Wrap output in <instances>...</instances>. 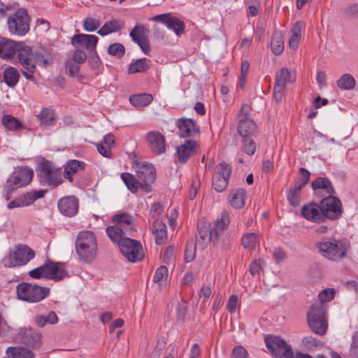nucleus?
<instances>
[{"instance_id": "cd10ccee", "label": "nucleus", "mask_w": 358, "mask_h": 358, "mask_svg": "<svg viewBox=\"0 0 358 358\" xmlns=\"http://www.w3.org/2000/svg\"><path fill=\"white\" fill-rule=\"evenodd\" d=\"M114 224L131 234L135 231L132 217L126 213L115 215L113 217Z\"/></svg>"}, {"instance_id": "4c0bfd02", "label": "nucleus", "mask_w": 358, "mask_h": 358, "mask_svg": "<svg viewBox=\"0 0 358 358\" xmlns=\"http://www.w3.org/2000/svg\"><path fill=\"white\" fill-rule=\"evenodd\" d=\"M6 353L7 357L4 358H34V354L24 348L9 347Z\"/></svg>"}, {"instance_id": "e2e57ef3", "label": "nucleus", "mask_w": 358, "mask_h": 358, "mask_svg": "<svg viewBox=\"0 0 358 358\" xmlns=\"http://www.w3.org/2000/svg\"><path fill=\"white\" fill-rule=\"evenodd\" d=\"M264 262L262 259H257L253 261L249 267V271L252 275L259 274L262 269Z\"/></svg>"}, {"instance_id": "4468645a", "label": "nucleus", "mask_w": 358, "mask_h": 358, "mask_svg": "<svg viewBox=\"0 0 358 358\" xmlns=\"http://www.w3.org/2000/svg\"><path fill=\"white\" fill-rule=\"evenodd\" d=\"M294 80L287 68L283 67L280 70L275 76V83L273 88V98L275 101H281L287 84L292 83Z\"/></svg>"}, {"instance_id": "f03ea898", "label": "nucleus", "mask_w": 358, "mask_h": 358, "mask_svg": "<svg viewBox=\"0 0 358 358\" xmlns=\"http://www.w3.org/2000/svg\"><path fill=\"white\" fill-rule=\"evenodd\" d=\"M316 246L321 256L332 262L343 259L350 248L347 241L336 239H323Z\"/></svg>"}, {"instance_id": "e433bc0d", "label": "nucleus", "mask_w": 358, "mask_h": 358, "mask_svg": "<svg viewBox=\"0 0 358 358\" xmlns=\"http://www.w3.org/2000/svg\"><path fill=\"white\" fill-rule=\"evenodd\" d=\"M1 123L6 129L10 131H19L23 127L21 121L10 115H3Z\"/></svg>"}, {"instance_id": "5fc2aeb1", "label": "nucleus", "mask_w": 358, "mask_h": 358, "mask_svg": "<svg viewBox=\"0 0 358 358\" xmlns=\"http://www.w3.org/2000/svg\"><path fill=\"white\" fill-rule=\"evenodd\" d=\"M2 264L6 267H15L20 266L18 258L15 251H10L2 259Z\"/></svg>"}, {"instance_id": "a211bd4d", "label": "nucleus", "mask_w": 358, "mask_h": 358, "mask_svg": "<svg viewBox=\"0 0 358 358\" xmlns=\"http://www.w3.org/2000/svg\"><path fill=\"white\" fill-rule=\"evenodd\" d=\"M199 145L196 141L187 140L176 149V157L179 163L185 164L196 153Z\"/></svg>"}, {"instance_id": "c03bdc74", "label": "nucleus", "mask_w": 358, "mask_h": 358, "mask_svg": "<svg viewBox=\"0 0 358 358\" xmlns=\"http://www.w3.org/2000/svg\"><path fill=\"white\" fill-rule=\"evenodd\" d=\"M336 85L341 90H350L355 87L356 80L351 74L345 73L336 81Z\"/></svg>"}, {"instance_id": "a18cd8bd", "label": "nucleus", "mask_w": 358, "mask_h": 358, "mask_svg": "<svg viewBox=\"0 0 358 358\" xmlns=\"http://www.w3.org/2000/svg\"><path fill=\"white\" fill-rule=\"evenodd\" d=\"M49 59V53L43 48H40L34 52L33 62L35 65L45 66L48 64Z\"/></svg>"}, {"instance_id": "7c9ffc66", "label": "nucleus", "mask_w": 358, "mask_h": 358, "mask_svg": "<svg viewBox=\"0 0 358 358\" xmlns=\"http://www.w3.org/2000/svg\"><path fill=\"white\" fill-rule=\"evenodd\" d=\"M169 278V271L166 266H160L155 271L152 281L157 285V287L160 289H165L167 287V282Z\"/></svg>"}, {"instance_id": "6ab92c4d", "label": "nucleus", "mask_w": 358, "mask_h": 358, "mask_svg": "<svg viewBox=\"0 0 358 358\" xmlns=\"http://www.w3.org/2000/svg\"><path fill=\"white\" fill-rule=\"evenodd\" d=\"M59 212L65 216L72 217L78 210V200L74 196H65L58 201Z\"/></svg>"}, {"instance_id": "37998d69", "label": "nucleus", "mask_w": 358, "mask_h": 358, "mask_svg": "<svg viewBox=\"0 0 358 358\" xmlns=\"http://www.w3.org/2000/svg\"><path fill=\"white\" fill-rule=\"evenodd\" d=\"M153 97L150 94H140L132 95L129 97V101L131 105L137 107H143L149 105Z\"/></svg>"}, {"instance_id": "412c9836", "label": "nucleus", "mask_w": 358, "mask_h": 358, "mask_svg": "<svg viewBox=\"0 0 358 358\" xmlns=\"http://www.w3.org/2000/svg\"><path fill=\"white\" fill-rule=\"evenodd\" d=\"M180 136L182 138L195 136L199 132V129L196 122L188 118L178 119L176 124Z\"/></svg>"}, {"instance_id": "f704fd0d", "label": "nucleus", "mask_w": 358, "mask_h": 358, "mask_svg": "<svg viewBox=\"0 0 358 358\" xmlns=\"http://www.w3.org/2000/svg\"><path fill=\"white\" fill-rule=\"evenodd\" d=\"M15 252L17 256L20 266L25 265L35 255L34 250L26 245L17 247Z\"/></svg>"}, {"instance_id": "0e129e2a", "label": "nucleus", "mask_w": 358, "mask_h": 358, "mask_svg": "<svg viewBox=\"0 0 358 358\" xmlns=\"http://www.w3.org/2000/svg\"><path fill=\"white\" fill-rule=\"evenodd\" d=\"M299 181L296 182V185L300 186L301 187H303L308 182L310 173L305 168H301L299 169Z\"/></svg>"}, {"instance_id": "864d4df0", "label": "nucleus", "mask_w": 358, "mask_h": 358, "mask_svg": "<svg viewBox=\"0 0 358 358\" xmlns=\"http://www.w3.org/2000/svg\"><path fill=\"white\" fill-rule=\"evenodd\" d=\"M336 294V290L334 288H326L322 289L318 294L319 301H315L317 303L325 304L326 303L331 301Z\"/></svg>"}, {"instance_id": "a19ab883", "label": "nucleus", "mask_w": 358, "mask_h": 358, "mask_svg": "<svg viewBox=\"0 0 358 358\" xmlns=\"http://www.w3.org/2000/svg\"><path fill=\"white\" fill-rule=\"evenodd\" d=\"M271 48L275 55H280L285 48L283 37L280 32H274L271 41Z\"/></svg>"}, {"instance_id": "bb28decb", "label": "nucleus", "mask_w": 358, "mask_h": 358, "mask_svg": "<svg viewBox=\"0 0 358 358\" xmlns=\"http://www.w3.org/2000/svg\"><path fill=\"white\" fill-rule=\"evenodd\" d=\"M48 279L59 281L67 275L64 264L60 262H53L48 260Z\"/></svg>"}, {"instance_id": "aec40b11", "label": "nucleus", "mask_w": 358, "mask_h": 358, "mask_svg": "<svg viewBox=\"0 0 358 358\" xmlns=\"http://www.w3.org/2000/svg\"><path fill=\"white\" fill-rule=\"evenodd\" d=\"M15 48V59L20 62L22 66L27 64H33L34 51L31 48L24 42H17Z\"/></svg>"}, {"instance_id": "2f4dec72", "label": "nucleus", "mask_w": 358, "mask_h": 358, "mask_svg": "<svg viewBox=\"0 0 358 358\" xmlns=\"http://www.w3.org/2000/svg\"><path fill=\"white\" fill-rule=\"evenodd\" d=\"M231 222L229 214L227 212L222 213L220 217L217 219L212 229L215 240L218 239L219 234L223 232L229 226Z\"/></svg>"}, {"instance_id": "3c124183", "label": "nucleus", "mask_w": 358, "mask_h": 358, "mask_svg": "<svg viewBox=\"0 0 358 358\" xmlns=\"http://www.w3.org/2000/svg\"><path fill=\"white\" fill-rule=\"evenodd\" d=\"M101 20L91 16H87L83 20V29L88 32H93L101 27Z\"/></svg>"}, {"instance_id": "39448f33", "label": "nucleus", "mask_w": 358, "mask_h": 358, "mask_svg": "<svg viewBox=\"0 0 358 358\" xmlns=\"http://www.w3.org/2000/svg\"><path fill=\"white\" fill-rule=\"evenodd\" d=\"M34 176L32 169L27 167H19L16 169L7 180L5 187L6 191V199L9 200L12 192L17 188L22 187L29 184Z\"/></svg>"}, {"instance_id": "b1692460", "label": "nucleus", "mask_w": 358, "mask_h": 358, "mask_svg": "<svg viewBox=\"0 0 358 358\" xmlns=\"http://www.w3.org/2000/svg\"><path fill=\"white\" fill-rule=\"evenodd\" d=\"M98 41L99 38L95 35L79 34L73 36L72 43L73 45L78 44L90 51H93L96 48Z\"/></svg>"}, {"instance_id": "c9c22d12", "label": "nucleus", "mask_w": 358, "mask_h": 358, "mask_svg": "<svg viewBox=\"0 0 358 358\" xmlns=\"http://www.w3.org/2000/svg\"><path fill=\"white\" fill-rule=\"evenodd\" d=\"M41 124L44 126H54L57 120V115L55 110L50 108H43L38 115Z\"/></svg>"}, {"instance_id": "ddd939ff", "label": "nucleus", "mask_w": 358, "mask_h": 358, "mask_svg": "<svg viewBox=\"0 0 358 358\" xmlns=\"http://www.w3.org/2000/svg\"><path fill=\"white\" fill-rule=\"evenodd\" d=\"M324 218L336 220L342 214V203L341 201L330 195L323 199L320 203Z\"/></svg>"}, {"instance_id": "bf43d9fd", "label": "nucleus", "mask_w": 358, "mask_h": 358, "mask_svg": "<svg viewBox=\"0 0 358 358\" xmlns=\"http://www.w3.org/2000/svg\"><path fill=\"white\" fill-rule=\"evenodd\" d=\"M22 67L24 70L22 71V73L25 78L28 80H34V73L36 69L35 64H27V66Z\"/></svg>"}, {"instance_id": "dca6fc26", "label": "nucleus", "mask_w": 358, "mask_h": 358, "mask_svg": "<svg viewBox=\"0 0 358 358\" xmlns=\"http://www.w3.org/2000/svg\"><path fill=\"white\" fill-rule=\"evenodd\" d=\"M145 140L149 149L155 155L166 152V140L164 136L158 131H152L145 136Z\"/></svg>"}, {"instance_id": "603ef678", "label": "nucleus", "mask_w": 358, "mask_h": 358, "mask_svg": "<svg viewBox=\"0 0 358 358\" xmlns=\"http://www.w3.org/2000/svg\"><path fill=\"white\" fill-rule=\"evenodd\" d=\"M48 272V260L41 266L31 270L29 275L34 279L46 278L48 279L49 275Z\"/></svg>"}, {"instance_id": "4d7b16f0", "label": "nucleus", "mask_w": 358, "mask_h": 358, "mask_svg": "<svg viewBox=\"0 0 358 358\" xmlns=\"http://www.w3.org/2000/svg\"><path fill=\"white\" fill-rule=\"evenodd\" d=\"M242 150L248 155H254L257 150L255 142L252 140H248V138H243Z\"/></svg>"}, {"instance_id": "2eb2a0df", "label": "nucleus", "mask_w": 358, "mask_h": 358, "mask_svg": "<svg viewBox=\"0 0 358 358\" xmlns=\"http://www.w3.org/2000/svg\"><path fill=\"white\" fill-rule=\"evenodd\" d=\"M152 20L155 22H159L165 24L168 29L173 30L178 36L184 33V22L178 17L173 16L171 13L155 15Z\"/></svg>"}, {"instance_id": "680f3d73", "label": "nucleus", "mask_w": 358, "mask_h": 358, "mask_svg": "<svg viewBox=\"0 0 358 358\" xmlns=\"http://www.w3.org/2000/svg\"><path fill=\"white\" fill-rule=\"evenodd\" d=\"M66 69L71 76H74L79 72V64L75 62L73 59H69L66 62Z\"/></svg>"}, {"instance_id": "79ce46f5", "label": "nucleus", "mask_w": 358, "mask_h": 358, "mask_svg": "<svg viewBox=\"0 0 358 358\" xmlns=\"http://www.w3.org/2000/svg\"><path fill=\"white\" fill-rule=\"evenodd\" d=\"M120 177L127 189L131 192L136 193L138 192V189L141 186L137 178H136L134 175L127 172L122 173Z\"/></svg>"}, {"instance_id": "c756f323", "label": "nucleus", "mask_w": 358, "mask_h": 358, "mask_svg": "<svg viewBox=\"0 0 358 358\" xmlns=\"http://www.w3.org/2000/svg\"><path fill=\"white\" fill-rule=\"evenodd\" d=\"M124 27V22L120 19H112L106 21L102 27L97 30V34L104 36L110 34L120 31Z\"/></svg>"}, {"instance_id": "f8f14e48", "label": "nucleus", "mask_w": 358, "mask_h": 358, "mask_svg": "<svg viewBox=\"0 0 358 358\" xmlns=\"http://www.w3.org/2000/svg\"><path fill=\"white\" fill-rule=\"evenodd\" d=\"M231 173V166L226 162L220 163L215 166L212 182L217 192H222L226 189Z\"/></svg>"}, {"instance_id": "423d86ee", "label": "nucleus", "mask_w": 358, "mask_h": 358, "mask_svg": "<svg viewBox=\"0 0 358 358\" xmlns=\"http://www.w3.org/2000/svg\"><path fill=\"white\" fill-rule=\"evenodd\" d=\"M8 28L11 34L24 36L29 31L30 17L24 8H19L10 15L7 20Z\"/></svg>"}, {"instance_id": "a878e982", "label": "nucleus", "mask_w": 358, "mask_h": 358, "mask_svg": "<svg viewBox=\"0 0 358 358\" xmlns=\"http://www.w3.org/2000/svg\"><path fill=\"white\" fill-rule=\"evenodd\" d=\"M311 185L317 194H327L329 196L334 194V189L327 178L318 177L312 182Z\"/></svg>"}, {"instance_id": "6e6552de", "label": "nucleus", "mask_w": 358, "mask_h": 358, "mask_svg": "<svg viewBox=\"0 0 358 358\" xmlns=\"http://www.w3.org/2000/svg\"><path fill=\"white\" fill-rule=\"evenodd\" d=\"M266 348L276 358H294V352L290 345L280 337H264Z\"/></svg>"}, {"instance_id": "6e6d98bb", "label": "nucleus", "mask_w": 358, "mask_h": 358, "mask_svg": "<svg viewBox=\"0 0 358 358\" xmlns=\"http://www.w3.org/2000/svg\"><path fill=\"white\" fill-rule=\"evenodd\" d=\"M124 52L125 49L124 45L119 43L110 44L108 48V54L118 58L122 57Z\"/></svg>"}, {"instance_id": "de8ad7c7", "label": "nucleus", "mask_w": 358, "mask_h": 358, "mask_svg": "<svg viewBox=\"0 0 358 358\" xmlns=\"http://www.w3.org/2000/svg\"><path fill=\"white\" fill-rule=\"evenodd\" d=\"M57 321V315L54 311L50 312L47 315H40L35 317V322L39 327H44L47 324H54Z\"/></svg>"}, {"instance_id": "0eeeda50", "label": "nucleus", "mask_w": 358, "mask_h": 358, "mask_svg": "<svg viewBox=\"0 0 358 358\" xmlns=\"http://www.w3.org/2000/svg\"><path fill=\"white\" fill-rule=\"evenodd\" d=\"M135 169L141 188L147 192H150L151 184L156 178L154 166L148 162H140L136 164Z\"/></svg>"}, {"instance_id": "20e7f679", "label": "nucleus", "mask_w": 358, "mask_h": 358, "mask_svg": "<svg viewBox=\"0 0 358 358\" xmlns=\"http://www.w3.org/2000/svg\"><path fill=\"white\" fill-rule=\"evenodd\" d=\"M17 297L29 303H37L50 294V289L27 282H22L16 287Z\"/></svg>"}, {"instance_id": "338daca9", "label": "nucleus", "mask_w": 358, "mask_h": 358, "mask_svg": "<svg viewBox=\"0 0 358 358\" xmlns=\"http://www.w3.org/2000/svg\"><path fill=\"white\" fill-rule=\"evenodd\" d=\"M238 304V298L236 295H231L227 302V308L230 313L236 312Z\"/></svg>"}, {"instance_id": "f257e3e1", "label": "nucleus", "mask_w": 358, "mask_h": 358, "mask_svg": "<svg viewBox=\"0 0 358 358\" xmlns=\"http://www.w3.org/2000/svg\"><path fill=\"white\" fill-rule=\"evenodd\" d=\"M307 322L313 333L324 336L328 328L327 306L314 301L307 311Z\"/></svg>"}, {"instance_id": "f3484780", "label": "nucleus", "mask_w": 358, "mask_h": 358, "mask_svg": "<svg viewBox=\"0 0 358 358\" xmlns=\"http://www.w3.org/2000/svg\"><path fill=\"white\" fill-rule=\"evenodd\" d=\"M320 204L310 202L302 206L301 209V216L306 220L312 222H321L325 218Z\"/></svg>"}, {"instance_id": "393cba45", "label": "nucleus", "mask_w": 358, "mask_h": 358, "mask_svg": "<svg viewBox=\"0 0 358 358\" xmlns=\"http://www.w3.org/2000/svg\"><path fill=\"white\" fill-rule=\"evenodd\" d=\"M85 163L77 159L69 160L64 166V176L70 182L73 181V176L85 169Z\"/></svg>"}, {"instance_id": "7ed1b4c3", "label": "nucleus", "mask_w": 358, "mask_h": 358, "mask_svg": "<svg viewBox=\"0 0 358 358\" xmlns=\"http://www.w3.org/2000/svg\"><path fill=\"white\" fill-rule=\"evenodd\" d=\"M76 251L79 258L85 262H90L96 257L97 243L93 232L83 231L78 234L76 241Z\"/></svg>"}, {"instance_id": "4be33fe9", "label": "nucleus", "mask_w": 358, "mask_h": 358, "mask_svg": "<svg viewBox=\"0 0 358 358\" xmlns=\"http://www.w3.org/2000/svg\"><path fill=\"white\" fill-rule=\"evenodd\" d=\"M17 42L0 36V57L13 61L15 59V48Z\"/></svg>"}, {"instance_id": "5701e85b", "label": "nucleus", "mask_w": 358, "mask_h": 358, "mask_svg": "<svg viewBox=\"0 0 358 358\" xmlns=\"http://www.w3.org/2000/svg\"><path fill=\"white\" fill-rule=\"evenodd\" d=\"M130 37L136 43L145 54H148L150 45L145 36V28L143 25H136L131 31Z\"/></svg>"}, {"instance_id": "09e8293b", "label": "nucleus", "mask_w": 358, "mask_h": 358, "mask_svg": "<svg viewBox=\"0 0 358 358\" xmlns=\"http://www.w3.org/2000/svg\"><path fill=\"white\" fill-rule=\"evenodd\" d=\"M244 248L248 250H255L259 245V240L256 233H250L245 234L241 240Z\"/></svg>"}, {"instance_id": "473e14b6", "label": "nucleus", "mask_w": 358, "mask_h": 358, "mask_svg": "<svg viewBox=\"0 0 358 358\" xmlns=\"http://www.w3.org/2000/svg\"><path fill=\"white\" fill-rule=\"evenodd\" d=\"M303 27V22H296L291 29L292 35L289 39L288 45L292 50H296L301 39V30Z\"/></svg>"}, {"instance_id": "ea45409f", "label": "nucleus", "mask_w": 358, "mask_h": 358, "mask_svg": "<svg viewBox=\"0 0 358 358\" xmlns=\"http://www.w3.org/2000/svg\"><path fill=\"white\" fill-rule=\"evenodd\" d=\"M150 67V61L147 58H141L132 62L128 69L129 73L143 72Z\"/></svg>"}, {"instance_id": "774afa93", "label": "nucleus", "mask_w": 358, "mask_h": 358, "mask_svg": "<svg viewBox=\"0 0 358 358\" xmlns=\"http://www.w3.org/2000/svg\"><path fill=\"white\" fill-rule=\"evenodd\" d=\"M247 350L241 345L235 347L231 354V358H247Z\"/></svg>"}, {"instance_id": "052dcab7", "label": "nucleus", "mask_w": 358, "mask_h": 358, "mask_svg": "<svg viewBox=\"0 0 358 358\" xmlns=\"http://www.w3.org/2000/svg\"><path fill=\"white\" fill-rule=\"evenodd\" d=\"M249 67L250 64L248 61L245 60L242 62L241 66V77L239 83L241 87H243L245 83L247 74L249 71Z\"/></svg>"}, {"instance_id": "69168bd1", "label": "nucleus", "mask_w": 358, "mask_h": 358, "mask_svg": "<svg viewBox=\"0 0 358 358\" xmlns=\"http://www.w3.org/2000/svg\"><path fill=\"white\" fill-rule=\"evenodd\" d=\"M23 342L26 343L27 345L33 349L38 348L41 345V337H22Z\"/></svg>"}, {"instance_id": "72a5a7b5", "label": "nucleus", "mask_w": 358, "mask_h": 358, "mask_svg": "<svg viewBox=\"0 0 358 358\" xmlns=\"http://www.w3.org/2000/svg\"><path fill=\"white\" fill-rule=\"evenodd\" d=\"M106 234L110 239L114 243H116L117 245H119L120 242L122 241V240L127 238V237H124V236H131V234L124 230L123 228H120V227H118L115 224L108 227L106 229Z\"/></svg>"}, {"instance_id": "9b49d317", "label": "nucleus", "mask_w": 358, "mask_h": 358, "mask_svg": "<svg viewBox=\"0 0 358 358\" xmlns=\"http://www.w3.org/2000/svg\"><path fill=\"white\" fill-rule=\"evenodd\" d=\"M250 110V106L245 104L241 107L238 116V124L237 130L243 138L251 137L257 131V125L255 122L248 117V113Z\"/></svg>"}, {"instance_id": "c85d7f7f", "label": "nucleus", "mask_w": 358, "mask_h": 358, "mask_svg": "<svg viewBox=\"0 0 358 358\" xmlns=\"http://www.w3.org/2000/svg\"><path fill=\"white\" fill-rule=\"evenodd\" d=\"M247 198L246 192L244 189L239 188L232 189L228 196L230 205L236 209H241L245 205Z\"/></svg>"}, {"instance_id": "1a4fd4ad", "label": "nucleus", "mask_w": 358, "mask_h": 358, "mask_svg": "<svg viewBox=\"0 0 358 358\" xmlns=\"http://www.w3.org/2000/svg\"><path fill=\"white\" fill-rule=\"evenodd\" d=\"M118 247L122 254L129 262H136L143 258L142 245L138 241L129 238H124L120 242Z\"/></svg>"}, {"instance_id": "58836bf2", "label": "nucleus", "mask_w": 358, "mask_h": 358, "mask_svg": "<svg viewBox=\"0 0 358 358\" xmlns=\"http://www.w3.org/2000/svg\"><path fill=\"white\" fill-rule=\"evenodd\" d=\"M19 72L15 68L8 66L3 71V80L8 87H15L19 80Z\"/></svg>"}, {"instance_id": "13d9d810", "label": "nucleus", "mask_w": 358, "mask_h": 358, "mask_svg": "<svg viewBox=\"0 0 358 358\" xmlns=\"http://www.w3.org/2000/svg\"><path fill=\"white\" fill-rule=\"evenodd\" d=\"M187 306L185 303H180L176 308V319L178 322H183L186 317Z\"/></svg>"}, {"instance_id": "9d476101", "label": "nucleus", "mask_w": 358, "mask_h": 358, "mask_svg": "<svg viewBox=\"0 0 358 358\" xmlns=\"http://www.w3.org/2000/svg\"><path fill=\"white\" fill-rule=\"evenodd\" d=\"M41 182L53 187L63 182L62 169L55 166L51 162H45L41 164L40 169Z\"/></svg>"}, {"instance_id": "49530a36", "label": "nucleus", "mask_w": 358, "mask_h": 358, "mask_svg": "<svg viewBox=\"0 0 358 358\" xmlns=\"http://www.w3.org/2000/svg\"><path fill=\"white\" fill-rule=\"evenodd\" d=\"M300 186L294 184L293 187H292L287 195V200L291 206L295 207L299 205L301 201V189Z\"/></svg>"}, {"instance_id": "8fccbe9b", "label": "nucleus", "mask_w": 358, "mask_h": 358, "mask_svg": "<svg viewBox=\"0 0 358 358\" xmlns=\"http://www.w3.org/2000/svg\"><path fill=\"white\" fill-rule=\"evenodd\" d=\"M45 192V190L33 191L27 192L26 194L21 195L24 207L30 206L37 199L43 197Z\"/></svg>"}]
</instances>
